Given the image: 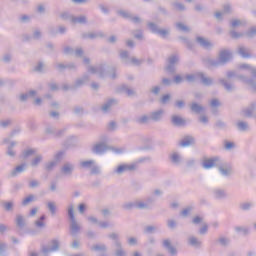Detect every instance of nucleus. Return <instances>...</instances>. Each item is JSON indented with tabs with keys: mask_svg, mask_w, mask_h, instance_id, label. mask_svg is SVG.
Masks as SVG:
<instances>
[{
	"mask_svg": "<svg viewBox=\"0 0 256 256\" xmlns=\"http://www.w3.org/2000/svg\"><path fill=\"white\" fill-rule=\"evenodd\" d=\"M231 59H233V53H231V50L224 49L219 52L218 59L206 58L204 59V63H206L207 67L217 69V67L227 65Z\"/></svg>",
	"mask_w": 256,
	"mask_h": 256,
	"instance_id": "nucleus-1",
	"label": "nucleus"
},
{
	"mask_svg": "<svg viewBox=\"0 0 256 256\" xmlns=\"http://www.w3.org/2000/svg\"><path fill=\"white\" fill-rule=\"evenodd\" d=\"M226 77L227 78H219L218 83L224 88L226 93H233L236 87L235 84L231 82V79H233V77L237 78V73L235 71H228Z\"/></svg>",
	"mask_w": 256,
	"mask_h": 256,
	"instance_id": "nucleus-2",
	"label": "nucleus"
},
{
	"mask_svg": "<svg viewBox=\"0 0 256 256\" xmlns=\"http://www.w3.org/2000/svg\"><path fill=\"white\" fill-rule=\"evenodd\" d=\"M98 76L100 79H105V77H110L113 81L117 79V67L109 66L107 64L98 65Z\"/></svg>",
	"mask_w": 256,
	"mask_h": 256,
	"instance_id": "nucleus-3",
	"label": "nucleus"
},
{
	"mask_svg": "<svg viewBox=\"0 0 256 256\" xmlns=\"http://www.w3.org/2000/svg\"><path fill=\"white\" fill-rule=\"evenodd\" d=\"M108 239L114 241V256H127V251L123 248V244L119 239V234L113 232L108 234Z\"/></svg>",
	"mask_w": 256,
	"mask_h": 256,
	"instance_id": "nucleus-4",
	"label": "nucleus"
},
{
	"mask_svg": "<svg viewBox=\"0 0 256 256\" xmlns=\"http://www.w3.org/2000/svg\"><path fill=\"white\" fill-rule=\"evenodd\" d=\"M100 139L101 141L94 144L91 148V151L94 155H105V153L111 149V147L107 145L106 136H102Z\"/></svg>",
	"mask_w": 256,
	"mask_h": 256,
	"instance_id": "nucleus-5",
	"label": "nucleus"
},
{
	"mask_svg": "<svg viewBox=\"0 0 256 256\" xmlns=\"http://www.w3.org/2000/svg\"><path fill=\"white\" fill-rule=\"evenodd\" d=\"M61 249V241L58 238H54L50 241V246H42V253L44 256H49V253H57Z\"/></svg>",
	"mask_w": 256,
	"mask_h": 256,
	"instance_id": "nucleus-6",
	"label": "nucleus"
},
{
	"mask_svg": "<svg viewBox=\"0 0 256 256\" xmlns=\"http://www.w3.org/2000/svg\"><path fill=\"white\" fill-rule=\"evenodd\" d=\"M221 163V158L214 156L211 158L204 157L201 163L203 169H213V167H219Z\"/></svg>",
	"mask_w": 256,
	"mask_h": 256,
	"instance_id": "nucleus-7",
	"label": "nucleus"
},
{
	"mask_svg": "<svg viewBox=\"0 0 256 256\" xmlns=\"http://www.w3.org/2000/svg\"><path fill=\"white\" fill-rule=\"evenodd\" d=\"M147 26L150 29L151 33H154L155 35H160V37H162L163 39L168 37V35L170 34L169 30L159 29V26L154 22H149Z\"/></svg>",
	"mask_w": 256,
	"mask_h": 256,
	"instance_id": "nucleus-8",
	"label": "nucleus"
},
{
	"mask_svg": "<svg viewBox=\"0 0 256 256\" xmlns=\"http://www.w3.org/2000/svg\"><path fill=\"white\" fill-rule=\"evenodd\" d=\"M54 69H56L58 73H63L65 69H68V71H77V64H75V62H70L68 64L57 62L54 64Z\"/></svg>",
	"mask_w": 256,
	"mask_h": 256,
	"instance_id": "nucleus-9",
	"label": "nucleus"
},
{
	"mask_svg": "<svg viewBox=\"0 0 256 256\" xmlns=\"http://www.w3.org/2000/svg\"><path fill=\"white\" fill-rule=\"evenodd\" d=\"M170 123L172 127H187V119L177 114L170 117Z\"/></svg>",
	"mask_w": 256,
	"mask_h": 256,
	"instance_id": "nucleus-10",
	"label": "nucleus"
},
{
	"mask_svg": "<svg viewBox=\"0 0 256 256\" xmlns=\"http://www.w3.org/2000/svg\"><path fill=\"white\" fill-rule=\"evenodd\" d=\"M137 170V164H121L119 165L115 170L114 173L116 175H123L126 171H136Z\"/></svg>",
	"mask_w": 256,
	"mask_h": 256,
	"instance_id": "nucleus-11",
	"label": "nucleus"
},
{
	"mask_svg": "<svg viewBox=\"0 0 256 256\" xmlns=\"http://www.w3.org/2000/svg\"><path fill=\"white\" fill-rule=\"evenodd\" d=\"M176 63H179V57L172 55L168 58V65L166 66L165 69L171 75H174V73H176V70H175Z\"/></svg>",
	"mask_w": 256,
	"mask_h": 256,
	"instance_id": "nucleus-12",
	"label": "nucleus"
},
{
	"mask_svg": "<svg viewBox=\"0 0 256 256\" xmlns=\"http://www.w3.org/2000/svg\"><path fill=\"white\" fill-rule=\"evenodd\" d=\"M60 171L65 177H71V175H73V171H75V164L71 162H65Z\"/></svg>",
	"mask_w": 256,
	"mask_h": 256,
	"instance_id": "nucleus-13",
	"label": "nucleus"
},
{
	"mask_svg": "<svg viewBox=\"0 0 256 256\" xmlns=\"http://www.w3.org/2000/svg\"><path fill=\"white\" fill-rule=\"evenodd\" d=\"M196 43H198L202 49H206L207 51L213 49V43L202 36L196 37Z\"/></svg>",
	"mask_w": 256,
	"mask_h": 256,
	"instance_id": "nucleus-14",
	"label": "nucleus"
},
{
	"mask_svg": "<svg viewBox=\"0 0 256 256\" xmlns=\"http://www.w3.org/2000/svg\"><path fill=\"white\" fill-rule=\"evenodd\" d=\"M217 168L220 171L221 175H223V177H231V175H233V168L228 165H223L221 161L220 165Z\"/></svg>",
	"mask_w": 256,
	"mask_h": 256,
	"instance_id": "nucleus-15",
	"label": "nucleus"
},
{
	"mask_svg": "<svg viewBox=\"0 0 256 256\" xmlns=\"http://www.w3.org/2000/svg\"><path fill=\"white\" fill-rule=\"evenodd\" d=\"M162 246L164 247V249H166V251H168V253H169L171 256L177 255V248H175V247L171 244V240H169V239L163 240Z\"/></svg>",
	"mask_w": 256,
	"mask_h": 256,
	"instance_id": "nucleus-16",
	"label": "nucleus"
},
{
	"mask_svg": "<svg viewBox=\"0 0 256 256\" xmlns=\"http://www.w3.org/2000/svg\"><path fill=\"white\" fill-rule=\"evenodd\" d=\"M197 77L200 79V82L202 85H204V87H211V85H213V78L205 76V73L198 72Z\"/></svg>",
	"mask_w": 256,
	"mask_h": 256,
	"instance_id": "nucleus-17",
	"label": "nucleus"
},
{
	"mask_svg": "<svg viewBox=\"0 0 256 256\" xmlns=\"http://www.w3.org/2000/svg\"><path fill=\"white\" fill-rule=\"evenodd\" d=\"M89 81V74H84L83 77L78 78L74 85H72V89H74V91H77L79 89V87H83V85H85V83H87Z\"/></svg>",
	"mask_w": 256,
	"mask_h": 256,
	"instance_id": "nucleus-18",
	"label": "nucleus"
},
{
	"mask_svg": "<svg viewBox=\"0 0 256 256\" xmlns=\"http://www.w3.org/2000/svg\"><path fill=\"white\" fill-rule=\"evenodd\" d=\"M165 111L163 109L156 110L150 113V121H154V123H159L161 119H163Z\"/></svg>",
	"mask_w": 256,
	"mask_h": 256,
	"instance_id": "nucleus-19",
	"label": "nucleus"
},
{
	"mask_svg": "<svg viewBox=\"0 0 256 256\" xmlns=\"http://www.w3.org/2000/svg\"><path fill=\"white\" fill-rule=\"evenodd\" d=\"M81 231V226L77 223V220L70 222V235L72 237H77L78 233Z\"/></svg>",
	"mask_w": 256,
	"mask_h": 256,
	"instance_id": "nucleus-20",
	"label": "nucleus"
},
{
	"mask_svg": "<svg viewBox=\"0 0 256 256\" xmlns=\"http://www.w3.org/2000/svg\"><path fill=\"white\" fill-rule=\"evenodd\" d=\"M75 136H69L67 137L62 145L65 149H71V147H76L77 146V143L75 142Z\"/></svg>",
	"mask_w": 256,
	"mask_h": 256,
	"instance_id": "nucleus-21",
	"label": "nucleus"
},
{
	"mask_svg": "<svg viewBox=\"0 0 256 256\" xmlns=\"http://www.w3.org/2000/svg\"><path fill=\"white\" fill-rule=\"evenodd\" d=\"M35 201H37V195L29 194L22 200L21 205L22 207H28V205H31V203H35Z\"/></svg>",
	"mask_w": 256,
	"mask_h": 256,
	"instance_id": "nucleus-22",
	"label": "nucleus"
},
{
	"mask_svg": "<svg viewBox=\"0 0 256 256\" xmlns=\"http://www.w3.org/2000/svg\"><path fill=\"white\" fill-rule=\"evenodd\" d=\"M27 169V163H22L18 166H16L12 171H11V177H17L20 173H24Z\"/></svg>",
	"mask_w": 256,
	"mask_h": 256,
	"instance_id": "nucleus-23",
	"label": "nucleus"
},
{
	"mask_svg": "<svg viewBox=\"0 0 256 256\" xmlns=\"http://www.w3.org/2000/svg\"><path fill=\"white\" fill-rule=\"evenodd\" d=\"M238 55L242 57L243 59H251V53H249V50L245 46H238Z\"/></svg>",
	"mask_w": 256,
	"mask_h": 256,
	"instance_id": "nucleus-24",
	"label": "nucleus"
},
{
	"mask_svg": "<svg viewBox=\"0 0 256 256\" xmlns=\"http://www.w3.org/2000/svg\"><path fill=\"white\" fill-rule=\"evenodd\" d=\"M255 110H256V102H252L250 106L242 110V113L244 114L245 117H253V113H255Z\"/></svg>",
	"mask_w": 256,
	"mask_h": 256,
	"instance_id": "nucleus-25",
	"label": "nucleus"
},
{
	"mask_svg": "<svg viewBox=\"0 0 256 256\" xmlns=\"http://www.w3.org/2000/svg\"><path fill=\"white\" fill-rule=\"evenodd\" d=\"M117 91L118 93H126L128 97H133V95H135V92L133 91V89L129 88V86H127L126 84H123L120 87H118Z\"/></svg>",
	"mask_w": 256,
	"mask_h": 256,
	"instance_id": "nucleus-26",
	"label": "nucleus"
},
{
	"mask_svg": "<svg viewBox=\"0 0 256 256\" xmlns=\"http://www.w3.org/2000/svg\"><path fill=\"white\" fill-rule=\"evenodd\" d=\"M180 145L181 147H190V145H195V138L193 136H185Z\"/></svg>",
	"mask_w": 256,
	"mask_h": 256,
	"instance_id": "nucleus-27",
	"label": "nucleus"
},
{
	"mask_svg": "<svg viewBox=\"0 0 256 256\" xmlns=\"http://www.w3.org/2000/svg\"><path fill=\"white\" fill-rule=\"evenodd\" d=\"M213 195L215 199H227V192L221 188L214 189Z\"/></svg>",
	"mask_w": 256,
	"mask_h": 256,
	"instance_id": "nucleus-28",
	"label": "nucleus"
},
{
	"mask_svg": "<svg viewBox=\"0 0 256 256\" xmlns=\"http://www.w3.org/2000/svg\"><path fill=\"white\" fill-rule=\"evenodd\" d=\"M190 110L192 111V113H196L197 115H199L200 113H203V111H205V107L201 106L197 102H193L190 105Z\"/></svg>",
	"mask_w": 256,
	"mask_h": 256,
	"instance_id": "nucleus-29",
	"label": "nucleus"
},
{
	"mask_svg": "<svg viewBox=\"0 0 256 256\" xmlns=\"http://www.w3.org/2000/svg\"><path fill=\"white\" fill-rule=\"evenodd\" d=\"M90 251L100 252V253H107V245L105 244H95L90 247Z\"/></svg>",
	"mask_w": 256,
	"mask_h": 256,
	"instance_id": "nucleus-30",
	"label": "nucleus"
},
{
	"mask_svg": "<svg viewBox=\"0 0 256 256\" xmlns=\"http://www.w3.org/2000/svg\"><path fill=\"white\" fill-rule=\"evenodd\" d=\"M113 105H117V101L113 98H110L107 100L106 103H104V105L101 107V109L104 113H107V111H109V109H111V107H113Z\"/></svg>",
	"mask_w": 256,
	"mask_h": 256,
	"instance_id": "nucleus-31",
	"label": "nucleus"
},
{
	"mask_svg": "<svg viewBox=\"0 0 256 256\" xmlns=\"http://www.w3.org/2000/svg\"><path fill=\"white\" fill-rule=\"evenodd\" d=\"M179 40L182 41L186 45V47L189 51H193V49H195V43H193V41L189 40V38L180 36Z\"/></svg>",
	"mask_w": 256,
	"mask_h": 256,
	"instance_id": "nucleus-32",
	"label": "nucleus"
},
{
	"mask_svg": "<svg viewBox=\"0 0 256 256\" xmlns=\"http://www.w3.org/2000/svg\"><path fill=\"white\" fill-rule=\"evenodd\" d=\"M16 226L18 227V229H25V217H23V215H16V220H15Z\"/></svg>",
	"mask_w": 256,
	"mask_h": 256,
	"instance_id": "nucleus-33",
	"label": "nucleus"
},
{
	"mask_svg": "<svg viewBox=\"0 0 256 256\" xmlns=\"http://www.w3.org/2000/svg\"><path fill=\"white\" fill-rule=\"evenodd\" d=\"M236 129H238L242 133H245V131H249V123L245 121H238L236 123Z\"/></svg>",
	"mask_w": 256,
	"mask_h": 256,
	"instance_id": "nucleus-34",
	"label": "nucleus"
},
{
	"mask_svg": "<svg viewBox=\"0 0 256 256\" xmlns=\"http://www.w3.org/2000/svg\"><path fill=\"white\" fill-rule=\"evenodd\" d=\"M67 215H68V219L70 220V223L73 221H77L75 219V206H73V204H70L68 206Z\"/></svg>",
	"mask_w": 256,
	"mask_h": 256,
	"instance_id": "nucleus-35",
	"label": "nucleus"
},
{
	"mask_svg": "<svg viewBox=\"0 0 256 256\" xmlns=\"http://www.w3.org/2000/svg\"><path fill=\"white\" fill-rule=\"evenodd\" d=\"M17 145V142L12 141L10 142V145L7 147V151H6V155H8V157H15V155H17V152H15V150H13V147H15Z\"/></svg>",
	"mask_w": 256,
	"mask_h": 256,
	"instance_id": "nucleus-36",
	"label": "nucleus"
},
{
	"mask_svg": "<svg viewBox=\"0 0 256 256\" xmlns=\"http://www.w3.org/2000/svg\"><path fill=\"white\" fill-rule=\"evenodd\" d=\"M188 245H190L191 247H201L202 242L199 241V239H197V237L190 236L188 238Z\"/></svg>",
	"mask_w": 256,
	"mask_h": 256,
	"instance_id": "nucleus-37",
	"label": "nucleus"
},
{
	"mask_svg": "<svg viewBox=\"0 0 256 256\" xmlns=\"http://www.w3.org/2000/svg\"><path fill=\"white\" fill-rule=\"evenodd\" d=\"M116 14L118 15V17H122V19H131V16L133 14H131V12L127 11V10H123V9H120V10H117L116 11Z\"/></svg>",
	"mask_w": 256,
	"mask_h": 256,
	"instance_id": "nucleus-38",
	"label": "nucleus"
},
{
	"mask_svg": "<svg viewBox=\"0 0 256 256\" xmlns=\"http://www.w3.org/2000/svg\"><path fill=\"white\" fill-rule=\"evenodd\" d=\"M122 209L125 211H133V209H137V201L124 203Z\"/></svg>",
	"mask_w": 256,
	"mask_h": 256,
	"instance_id": "nucleus-39",
	"label": "nucleus"
},
{
	"mask_svg": "<svg viewBox=\"0 0 256 256\" xmlns=\"http://www.w3.org/2000/svg\"><path fill=\"white\" fill-rule=\"evenodd\" d=\"M72 23H79L80 25H87V16H73Z\"/></svg>",
	"mask_w": 256,
	"mask_h": 256,
	"instance_id": "nucleus-40",
	"label": "nucleus"
},
{
	"mask_svg": "<svg viewBox=\"0 0 256 256\" xmlns=\"http://www.w3.org/2000/svg\"><path fill=\"white\" fill-rule=\"evenodd\" d=\"M254 205L253 202H243L239 204V209L241 211H251V208L254 207Z\"/></svg>",
	"mask_w": 256,
	"mask_h": 256,
	"instance_id": "nucleus-41",
	"label": "nucleus"
},
{
	"mask_svg": "<svg viewBox=\"0 0 256 256\" xmlns=\"http://www.w3.org/2000/svg\"><path fill=\"white\" fill-rule=\"evenodd\" d=\"M46 207L48 211L51 213V215L57 214V204L53 201H50L46 204Z\"/></svg>",
	"mask_w": 256,
	"mask_h": 256,
	"instance_id": "nucleus-42",
	"label": "nucleus"
},
{
	"mask_svg": "<svg viewBox=\"0 0 256 256\" xmlns=\"http://www.w3.org/2000/svg\"><path fill=\"white\" fill-rule=\"evenodd\" d=\"M72 111L74 115H77L78 117L85 115V108L83 106H74Z\"/></svg>",
	"mask_w": 256,
	"mask_h": 256,
	"instance_id": "nucleus-43",
	"label": "nucleus"
},
{
	"mask_svg": "<svg viewBox=\"0 0 256 256\" xmlns=\"http://www.w3.org/2000/svg\"><path fill=\"white\" fill-rule=\"evenodd\" d=\"M150 120H151L150 116L142 115L136 119V123H138L139 125H147V123H149Z\"/></svg>",
	"mask_w": 256,
	"mask_h": 256,
	"instance_id": "nucleus-44",
	"label": "nucleus"
},
{
	"mask_svg": "<svg viewBox=\"0 0 256 256\" xmlns=\"http://www.w3.org/2000/svg\"><path fill=\"white\" fill-rule=\"evenodd\" d=\"M47 219V216L45 214L41 215L38 220L35 221V225L38 227V229H43L45 227V220Z\"/></svg>",
	"mask_w": 256,
	"mask_h": 256,
	"instance_id": "nucleus-45",
	"label": "nucleus"
},
{
	"mask_svg": "<svg viewBox=\"0 0 256 256\" xmlns=\"http://www.w3.org/2000/svg\"><path fill=\"white\" fill-rule=\"evenodd\" d=\"M65 133H67V128H62L59 130H55L54 132V139H62V137H65Z\"/></svg>",
	"mask_w": 256,
	"mask_h": 256,
	"instance_id": "nucleus-46",
	"label": "nucleus"
},
{
	"mask_svg": "<svg viewBox=\"0 0 256 256\" xmlns=\"http://www.w3.org/2000/svg\"><path fill=\"white\" fill-rule=\"evenodd\" d=\"M43 161V155H37L34 159H32L30 165L31 167H39V164Z\"/></svg>",
	"mask_w": 256,
	"mask_h": 256,
	"instance_id": "nucleus-47",
	"label": "nucleus"
},
{
	"mask_svg": "<svg viewBox=\"0 0 256 256\" xmlns=\"http://www.w3.org/2000/svg\"><path fill=\"white\" fill-rule=\"evenodd\" d=\"M63 157H65V150H60L54 155V161H56V163H61Z\"/></svg>",
	"mask_w": 256,
	"mask_h": 256,
	"instance_id": "nucleus-48",
	"label": "nucleus"
},
{
	"mask_svg": "<svg viewBox=\"0 0 256 256\" xmlns=\"http://www.w3.org/2000/svg\"><path fill=\"white\" fill-rule=\"evenodd\" d=\"M95 165V160H86L80 163V166L83 167V169H91Z\"/></svg>",
	"mask_w": 256,
	"mask_h": 256,
	"instance_id": "nucleus-49",
	"label": "nucleus"
},
{
	"mask_svg": "<svg viewBox=\"0 0 256 256\" xmlns=\"http://www.w3.org/2000/svg\"><path fill=\"white\" fill-rule=\"evenodd\" d=\"M245 35L248 37V39H253V37H256V26L250 27Z\"/></svg>",
	"mask_w": 256,
	"mask_h": 256,
	"instance_id": "nucleus-50",
	"label": "nucleus"
},
{
	"mask_svg": "<svg viewBox=\"0 0 256 256\" xmlns=\"http://www.w3.org/2000/svg\"><path fill=\"white\" fill-rule=\"evenodd\" d=\"M214 127H215V129L225 130V129H227V123H225V121L219 119L215 122Z\"/></svg>",
	"mask_w": 256,
	"mask_h": 256,
	"instance_id": "nucleus-51",
	"label": "nucleus"
},
{
	"mask_svg": "<svg viewBox=\"0 0 256 256\" xmlns=\"http://www.w3.org/2000/svg\"><path fill=\"white\" fill-rule=\"evenodd\" d=\"M218 243L222 247H229V244L231 243V240L227 237H220V238H218Z\"/></svg>",
	"mask_w": 256,
	"mask_h": 256,
	"instance_id": "nucleus-52",
	"label": "nucleus"
},
{
	"mask_svg": "<svg viewBox=\"0 0 256 256\" xmlns=\"http://www.w3.org/2000/svg\"><path fill=\"white\" fill-rule=\"evenodd\" d=\"M170 159L174 165H179L181 163V156L177 152H174Z\"/></svg>",
	"mask_w": 256,
	"mask_h": 256,
	"instance_id": "nucleus-53",
	"label": "nucleus"
},
{
	"mask_svg": "<svg viewBox=\"0 0 256 256\" xmlns=\"http://www.w3.org/2000/svg\"><path fill=\"white\" fill-rule=\"evenodd\" d=\"M5 211H13V207H15V203L13 201L3 202L2 204Z\"/></svg>",
	"mask_w": 256,
	"mask_h": 256,
	"instance_id": "nucleus-54",
	"label": "nucleus"
},
{
	"mask_svg": "<svg viewBox=\"0 0 256 256\" xmlns=\"http://www.w3.org/2000/svg\"><path fill=\"white\" fill-rule=\"evenodd\" d=\"M55 167H57V161L54 160L45 164V170L48 171V173H50V171H53Z\"/></svg>",
	"mask_w": 256,
	"mask_h": 256,
	"instance_id": "nucleus-55",
	"label": "nucleus"
},
{
	"mask_svg": "<svg viewBox=\"0 0 256 256\" xmlns=\"http://www.w3.org/2000/svg\"><path fill=\"white\" fill-rule=\"evenodd\" d=\"M186 105L185 100H176L174 102V107L179 110L185 109Z\"/></svg>",
	"mask_w": 256,
	"mask_h": 256,
	"instance_id": "nucleus-56",
	"label": "nucleus"
},
{
	"mask_svg": "<svg viewBox=\"0 0 256 256\" xmlns=\"http://www.w3.org/2000/svg\"><path fill=\"white\" fill-rule=\"evenodd\" d=\"M171 101V94H164L160 98L161 105H167Z\"/></svg>",
	"mask_w": 256,
	"mask_h": 256,
	"instance_id": "nucleus-57",
	"label": "nucleus"
},
{
	"mask_svg": "<svg viewBox=\"0 0 256 256\" xmlns=\"http://www.w3.org/2000/svg\"><path fill=\"white\" fill-rule=\"evenodd\" d=\"M136 209H141V210H143V209H152V207L149 204L145 203V202L136 201Z\"/></svg>",
	"mask_w": 256,
	"mask_h": 256,
	"instance_id": "nucleus-58",
	"label": "nucleus"
},
{
	"mask_svg": "<svg viewBox=\"0 0 256 256\" xmlns=\"http://www.w3.org/2000/svg\"><path fill=\"white\" fill-rule=\"evenodd\" d=\"M185 79H186L187 83H195V81H197V79H199V77H197V73L196 74H187L185 76Z\"/></svg>",
	"mask_w": 256,
	"mask_h": 256,
	"instance_id": "nucleus-59",
	"label": "nucleus"
},
{
	"mask_svg": "<svg viewBox=\"0 0 256 256\" xmlns=\"http://www.w3.org/2000/svg\"><path fill=\"white\" fill-rule=\"evenodd\" d=\"M193 209V206H188L186 207L185 209H183L181 212H180V216L181 217H184V218H187L188 215H191V210Z\"/></svg>",
	"mask_w": 256,
	"mask_h": 256,
	"instance_id": "nucleus-60",
	"label": "nucleus"
},
{
	"mask_svg": "<svg viewBox=\"0 0 256 256\" xmlns=\"http://www.w3.org/2000/svg\"><path fill=\"white\" fill-rule=\"evenodd\" d=\"M229 35L231 39H241V37H243V33H239L235 30H230Z\"/></svg>",
	"mask_w": 256,
	"mask_h": 256,
	"instance_id": "nucleus-61",
	"label": "nucleus"
},
{
	"mask_svg": "<svg viewBox=\"0 0 256 256\" xmlns=\"http://www.w3.org/2000/svg\"><path fill=\"white\" fill-rule=\"evenodd\" d=\"M0 256H7V243L0 242Z\"/></svg>",
	"mask_w": 256,
	"mask_h": 256,
	"instance_id": "nucleus-62",
	"label": "nucleus"
},
{
	"mask_svg": "<svg viewBox=\"0 0 256 256\" xmlns=\"http://www.w3.org/2000/svg\"><path fill=\"white\" fill-rule=\"evenodd\" d=\"M90 175H101V167L94 165L90 170Z\"/></svg>",
	"mask_w": 256,
	"mask_h": 256,
	"instance_id": "nucleus-63",
	"label": "nucleus"
},
{
	"mask_svg": "<svg viewBox=\"0 0 256 256\" xmlns=\"http://www.w3.org/2000/svg\"><path fill=\"white\" fill-rule=\"evenodd\" d=\"M172 7H174V9H176V11H185V5H183L182 3L179 2H174L172 3Z\"/></svg>",
	"mask_w": 256,
	"mask_h": 256,
	"instance_id": "nucleus-64",
	"label": "nucleus"
}]
</instances>
